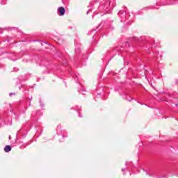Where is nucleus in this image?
Masks as SVG:
<instances>
[{
  "mask_svg": "<svg viewBox=\"0 0 178 178\" xmlns=\"http://www.w3.org/2000/svg\"><path fill=\"white\" fill-rule=\"evenodd\" d=\"M58 12L59 16H63V15L66 13V10L63 7H59L58 8Z\"/></svg>",
  "mask_w": 178,
  "mask_h": 178,
  "instance_id": "1",
  "label": "nucleus"
},
{
  "mask_svg": "<svg viewBox=\"0 0 178 178\" xmlns=\"http://www.w3.org/2000/svg\"><path fill=\"white\" fill-rule=\"evenodd\" d=\"M4 151L5 152H10V151H12V147H10V145H6L4 147Z\"/></svg>",
  "mask_w": 178,
  "mask_h": 178,
  "instance_id": "2",
  "label": "nucleus"
},
{
  "mask_svg": "<svg viewBox=\"0 0 178 178\" xmlns=\"http://www.w3.org/2000/svg\"><path fill=\"white\" fill-rule=\"evenodd\" d=\"M125 99L127 101H131V99H133V98H131L130 96H126Z\"/></svg>",
  "mask_w": 178,
  "mask_h": 178,
  "instance_id": "3",
  "label": "nucleus"
},
{
  "mask_svg": "<svg viewBox=\"0 0 178 178\" xmlns=\"http://www.w3.org/2000/svg\"><path fill=\"white\" fill-rule=\"evenodd\" d=\"M122 15H123V11L121 10L118 13V16H120V17H122Z\"/></svg>",
  "mask_w": 178,
  "mask_h": 178,
  "instance_id": "4",
  "label": "nucleus"
},
{
  "mask_svg": "<svg viewBox=\"0 0 178 178\" xmlns=\"http://www.w3.org/2000/svg\"><path fill=\"white\" fill-rule=\"evenodd\" d=\"M79 92H80V94L84 95V92H86V90H81L79 91Z\"/></svg>",
  "mask_w": 178,
  "mask_h": 178,
  "instance_id": "5",
  "label": "nucleus"
},
{
  "mask_svg": "<svg viewBox=\"0 0 178 178\" xmlns=\"http://www.w3.org/2000/svg\"><path fill=\"white\" fill-rule=\"evenodd\" d=\"M12 95H15V92L9 93V96L10 97H12Z\"/></svg>",
  "mask_w": 178,
  "mask_h": 178,
  "instance_id": "6",
  "label": "nucleus"
},
{
  "mask_svg": "<svg viewBox=\"0 0 178 178\" xmlns=\"http://www.w3.org/2000/svg\"><path fill=\"white\" fill-rule=\"evenodd\" d=\"M124 170H126V169H124V168H122V172H124V175H126V172H124Z\"/></svg>",
  "mask_w": 178,
  "mask_h": 178,
  "instance_id": "7",
  "label": "nucleus"
},
{
  "mask_svg": "<svg viewBox=\"0 0 178 178\" xmlns=\"http://www.w3.org/2000/svg\"><path fill=\"white\" fill-rule=\"evenodd\" d=\"M78 113H79V116L80 118H83V116H81V114H80V111H78Z\"/></svg>",
  "mask_w": 178,
  "mask_h": 178,
  "instance_id": "8",
  "label": "nucleus"
},
{
  "mask_svg": "<svg viewBox=\"0 0 178 178\" xmlns=\"http://www.w3.org/2000/svg\"><path fill=\"white\" fill-rule=\"evenodd\" d=\"M133 39L134 40V41H137L138 38L136 37H134Z\"/></svg>",
  "mask_w": 178,
  "mask_h": 178,
  "instance_id": "9",
  "label": "nucleus"
},
{
  "mask_svg": "<svg viewBox=\"0 0 178 178\" xmlns=\"http://www.w3.org/2000/svg\"><path fill=\"white\" fill-rule=\"evenodd\" d=\"M104 23H105V22H102V24H100L99 25V27H101V25H102V24H104Z\"/></svg>",
  "mask_w": 178,
  "mask_h": 178,
  "instance_id": "10",
  "label": "nucleus"
},
{
  "mask_svg": "<svg viewBox=\"0 0 178 178\" xmlns=\"http://www.w3.org/2000/svg\"><path fill=\"white\" fill-rule=\"evenodd\" d=\"M76 79H79V77H80V75H75Z\"/></svg>",
  "mask_w": 178,
  "mask_h": 178,
  "instance_id": "11",
  "label": "nucleus"
},
{
  "mask_svg": "<svg viewBox=\"0 0 178 178\" xmlns=\"http://www.w3.org/2000/svg\"><path fill=\"white\" fill-rule=\"evenodd\" d=\"M17 70H19L17 68H15V70H14V72H17Z\"/></svg>",
  "mask_w": 178,
  "mask_h": 178,
  "instance_id": "12",
  "label": "nucleus"
},
{
  "mask_svg": "<svg viewBox=\"0 0 178 178\" xmlns=\"http://www.w3.org/2000/svg\"><path fill=\"white\" fill-rule=\"evenodd\" d=\"M74 80H75V81H77L79 80V79L74 78Z\"/></svg>",
  "mask_w": 178,
  "mask_h": 178,
  "instance_id": "13",
  "label": "nucleus"
},
{
  "mask_svg": "<svg viewBox=\"0 0 178 178\" xmlns=\"http://www.w3.org/2000/svg\"><path fill=\"white\" fill-rule=\"evenodd\" d=\"M86 13L88 15V13H90V10H88Z\"/></svg>",
  "mask_w": 178,
  "mask_h": 178,
  "instance_id": "14",
  "label": "nucleus"
},
{
  "mask_svg": "<svg viewBox=\"0 0 178 178\" xmlns=\"http://www.w3.org/2000/svg\"><path fill=\"white\" fill-rule=\"evenodd\" d=\"M154 47H155L154 44H152L151 47L154 48Z\"/></svg>",
  "mask_w": 178,
  "mask_h": 178,
  "instance_id": "15",
  "label": "nucleus"
},
{
  "mask_svg": "<svg viewBox=\"0 0 178 178\" xmlns=\"http://www.w3.org/2000/svg\"><path fill=\"white\" fill-rule=\"evenodd\" d=\"M9 138V140H10V138H11L10 136H9V138Z\"/></svg>",
  "mask_w": 178,
  "mask_h": 178,
  "instance_id": "16",
  "label": "nucleus"
},
{
  "mask_svg": "<svg viewBox=\"0 0 178 178\" xmlns=\"http://www.w3.org/2000/svg\"><path fill=\"white\" fill-rule=\"evenodd\" d=\"M92 31H95V29H93Z\"/></svg>",
  "mask_w": 178,
  "mask_h": 178,
  "instance_id": "17",
  "label": "nucleus"
},
{
  "mask_svg": "<svg viewBox=\"0 0 178 178\" xmlns=\"http://www.w3.org/2000/svg\"><path fill=\"white\" fill-rule=\"evenodd\" d=\"M125 165H127V162H126Z\"/></svg>",
  "mask_w": 178,
  "mask_h": 178,
  "instance_id": "18",
  "label": "nucleus"
},
{
  "mask_svg": "<svg viewBox=\"0 0 178 178\" xmlns=\"http://www.w3.org/2000/svg\"><path fill=\"white\" fill-rule=\"evenodd\" d=\"M176 106H178V104H177Z\"/></svg>",
  "mask_w": 178,
  "mask_h": 178,
  "instance_id": "19",
  "label": "nucleus"
}]
</instances>
